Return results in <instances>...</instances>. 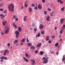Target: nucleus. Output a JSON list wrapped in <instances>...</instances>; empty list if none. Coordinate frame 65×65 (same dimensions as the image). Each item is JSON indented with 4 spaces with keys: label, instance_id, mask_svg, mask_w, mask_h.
I'll return each instance as SVG.
<instances>
[{
    "label": "nucleus",
    "instance_id": "33",
    "mask_svg": "<svg viewBox=\"0 0 65 65\" xmlns=\"http://www.w3.org/2000/svg\"><path fill=\"white\" fill-rule=\"evenodd\" d=\"M26 16H25L24 18V21H26Z\"/></svg>",
    "mask_w": 65,
    "mask_h": 65
},
{
    "label": "nucleus",
    "instance_id": "61",
    "mask_svg": "<svg viewBox=\"0 0 65 65\" xmlns=\"http://www.w3.org/2000/svg\"><path fill=\"white\" fill-rule=\"evenodd\" d=\"M3 52H4L3 51H1V53H3Z\"/></svg>",
    "mask_w": 65,
    "mask_h": 65
},
{
    "label": "nucleus",
    "instance_id": "6",
    "mask_svg": "<svg viewBox=\"0 0 65 65\" xmlns=\"http://www.w3.org/2000/svg\"><path fill=\"white\" fill-rule=\"evenodd\" d=\"M2 24L4 26H5L7 24V21H4L2 22Z\"/></svg>",
    "mask_w": 65,
    "mask_h": 65
},
{
    "label": "nucleus",
    "instance_id": "50",
    "mask_svg": "<svg viewBox=\"0 0 65 65\" xmlns=\"http://www.w3.org/2000/svg\"><path fill=\"white\" fill-rule=\"evenodd\" d=\"M35 24H32V27H34L35 26Z\"/></svg>",
    "mask_w": 65,
    "mask_h": 65
},
{
    "label": "nucleus",
    "instance_id": "16",
    "mask_svg": "<svg viewBox=\"0 0 65 65\" xmlns=\"http://www.w3.org/2000/svg\"><path fill=\"white\" fill-rule=\"evenodd\" d=\"M46 20L47 21H50V17L49 16H48L47 18H46Z\"/></svg>",
    "mask_w": 65,
    "mask_h": 65
},
{
    "label": "nucleus",
    "instance_id": "41",
    "mask_svg": "<svg viewBox=\"0 0 65 65\" xmlns=\"http://www.w3.org/2000/svg\"><path fill=\"white\" fill-rule=\"evenodd\" d=\"M42 1L43 3H45V0H42Z\"/></svg>",
    "mask_w": 65,
    "mask_h": 65
},
{
    "label": "nucleus",
    "instance_id": "39",
    "mask_svg": "<svg viewBox=\"0 0 65 65\" xmlns=\"http://www.w3.org/2000/svg\"><path fill=\"white\" fill-rule=\"evenodd\" d=\"M37 35L38 37H39L40 36V34L38 33Z\"/></svg>",
    "mask_w": 65,
    "mask_h": 65
},
{
    "label": "nucleus",
    "instance_id": "47",
    "mask_svg": "<svg viewBox=\"0 0 65 65\" xmlns=\"http://www.w3.org/2000/svg\"><path fill=\"white\" fill-rule=\"evenodd\" d=\"M61 0H57V2H61Z\"/></svg>",
    "mask_w": 65,
    "mask_h": 65
},
{
    "label": "nucleus",
    "instance_id": "31",
    "mask_svg": "<svg viewBox=\"0 0 65 65\" xmlns=\"http://www.w3.org/2000/svg\"><path fill=\"white\" fill-rule=\"evenodd\" d=\"M34 8L36 10H37L38 9V8L37 7V6H36Z\"/></svg>",
    "mask_w": 65,
    "mask_h": 65
},
{
    "label": "nucleus",
    "instance_id": "64",
    "mask_svg": "<svg viewBox=\"0 0 65 65\" xmlns=\"http://www.w3.org/2000/svg\"><path fill=\"white\" fill-rule=\"evenodd\" d=\"M54 37H55V36H53L52 37V38H54Z\"/></svg>",
    "mask_w": 65,
    "mask_h": 65
},
{
    "label": "nucleus",
    "instance_id": "29",
    "mask_svg": "<svg viewBox=\"0 0 65 65\" xmlns=\"http://www.w3.org/2000/svg\"><path fill=\"white\" fill-rule=\"evenodd\" d=\"M4 53L6 54L7 53H8V51L6 50H5V52Z\"/></svg>",
    "mask_w": 65,
    "mask_h": 65
},
{
    "label": "nucleus",
    "instance_id": "44",
    "mask_svg": "<svg viewBox=\"0 0 65 65\" xmlns=\"http://www.w3.org/2000/svg\"><path fill=\"white\" fill-rule=\"evenodd\" d=\"M7 45H8V46H10V43H8L7 44Z\"/></svg>",
    "mask_w": 65,
    "mask_h": 65
},
{
    "label": "nucleus",
    "instance_id": "48",
    "mask_svg": "<svg viewBox=\"0 0 65 65\" xmlns=\"http://www.w3.org/2000/svg\"><path fill=\"white\" fill-rule=\"evenodd\" d=\"M51 42V41L50 40H49L48 41V43H50Z\"/></svg>",
    "mask_w": 65,
    "mask_h": 65
},
{
    "label": "nucleus",
    "instance_id": "56",
    "mask_svg": "<svg viewBox=\"0 0 65 65\" xmlns=\"http://www.w3.org/2000/svg\"><path fill=\"white\" fill-rule=\"evenodd\" d=\"M36 37H38V35H36V36H35Z\"/></svg>",
    "mask_w": 65,
    "mask_h": 65
},
{
    "label": "nucleus",
    "instance_id": "9",
    "mask_svg": "<svg viewBox=\"0 0 65 65\" xmlns=\"http://www.w3.org/2000/svg\"><path fill=\"white\" fill-rule=\"evenodd\" d=\"M40 25L39 26V28L40 29H42L43 28V26L41 24H40Z\"/></svg>",
    "mask_w": 65,
    "mask_h": 65
},
{
    "label": "nucleus",
    "instance_id": "8",
    "mask_svg": "<svg viewBox=\"0 0 65 65\" xmlns=\"http://www.w3.org/2000/svg\"><path fill=\"white\" fill-rule=\"evenodd\" d=\"M23 59L24 60V61L26 62H29V60H28V59H27L26 57H24L23 58Z\"/></svg>",
    "mask_w": 65,
    "mask_h": 65
},
{
    "label": "nucleus",
    "instance_id": "4",
    "mask_svg": "<svg viewBox=\"0 0 65 65\" xmlns=\"http://www.w3.org/2000/svg\"><path fill=\"white\" fill-rule=\"evenodd\" d=\"M15 33L16 34V38H18V35L20 34V32L18 30L17 31H15Z\"/></svg>",
    "mask_w": 65,
    "mask_h": 65
},
{
    "label": "nucleus",
    "instance_id": "7",
    "mask_svg": "<svg viewBox=\"0 0 65 65\" xmlns=\"http://www.w3.org/2000/svg\"><path fill=\"white\" fill-rule=\"evenodd\" d=\"M0 59L1 60H3V59H4L5 60H6L7 59V58L6 57L3 56L1 57Z\"/></svg>",
    "mask_w": 65,
    "mask_h": 65
},
{
    "label": "nucleus",
    "instance_id": "60",
    "mask_svg": "<svg viewBox=\"0 0 65 65\" xmlns=\"http://www.w3.org/2000/svg\"><path fill=\"white\" fill-rule=\"evenodd\" d=\"M54 51H52L51 52V54H54Z\"/></svg>",
    "mask_w": 65,
    "mask_h": 65
},
{
    "label": "nucleus",
    "instance_id": "28",
    "mask_svg": "<svg viewBox=\"0 0 65 65\" xmlns=\"http://www.w3.org/2000/svg\"><path fill=\"white\" fill-rule=\"evenodd\" d=\"M55 46H58L59 45V43H56L55 45Z\"/></svg>",
    "mask_w": 65,
    "mask_h": 65
},
{
    "label": "nucleus",
    "instance_id": "13",
    "mask_svg": "<svg viewBox=\"0 0 65 65\" xmlns=\"http://www.w3.org/2000/svg\"><path fill=\"white\" fill-rule=\"evenodd\" d=\"M41 43H38L37 45V47H40V46H41Z\"/></svg>",
    "mask_w": 65,
    "mask_h": 65
},
{
    "label": "nucleus",
    "instance_id": "45",
    "mask_svg": "<svg viewBox=\"0 0 65 65\" xmlns=\"http://www.w3.org/2000/svg\"><path fill=\"white\" fill-rule=\"evenodd\" d=\"M48 11H51V9H50V8H48Z\"/></svg>",
    "mask_w": 65,
    "mask_h": 65
},
{
    "label": "nucleus",
    "instance_id": "19",
    "mask_svg": "<svg viewBox=\"0 0 65 65\" xmlns=\"http://www.w3.org/2000/svg\"><path fill=\"white\" fill-rule=\"evenodd\" d=\"M40 55H43V54H44V52L42 51H40Z\"/></svg>",
    "mask_w": 65,
    "mask_h": 65
},
{
    "label": "nucleus",
    "instance_id": "43",
    "mask_svg": "<svg viewBox=\"0 0 65 65\" xmlns=\"http://www.w3.org/2000/svg\"><path fill=\"white\" fill-rule=\"evenodd\" d=\"M3 10H4L3 9H0V11H3Z\"/></svg>",
    "mask_w": 65,
    "mask_h": 65
},
{
    "label": "nucleus",
    "instance_id": "26",
    "mask_svg": "<svg viewBox=\"0 0 65 65\" xmlns=\"http://www.w3.org/2000/svg\"><path fill=\"white\" fill-rule=\"evenodd\" d=\"M17 18V16L16 15H14L13 16V19H16Z\"/></svg>",
    "mask_w": 65,
    "mask_h": 65
},
{
    "label": "nucleus",
    "instance_id": "5",
    "mask_svg": "<svg viewBox=\"0 0 65 65\" xmlns=\"http://www.w3.org/2000/svg\"><path fill=\"white\" fill-rule=\"evenodd\" d=\"M30 61L32 62V63H31V64L32 65H34L35 64V60L33 59H31L30 60Z\"/></svg>",
    "mask_w": 65,
    "mask_h": 65
},
{
    "label": "nucleus",
    "instance_id": "52",
    "mask_svg": "<svg viewBox=\"0 0 65 65\" xmlns=\"http://www.w3.org/2000/svg\"><path fill=\"white\" fill-rule=\"evenodd\" d=\"M56 55H59V53H58V52H57L56 53Z\"/></svg>",
    "mask_w": 65,
    "mask_h": 65
},
{
    "label": "nucleus",
    "instance_id": "38",
    "mask_svg": "<svg viewBox=\"0 0 65 65\" xmlns=\"http://www.w3.org/2000/svg\"><path fill=\"white\" fill-rule=\"evenodd\" d=\"M31 6L32 7H34V6H35V4H32L31 5Z\"/></svg>",
    "mask_w": 65,
    "mask_h": 65
},
{
    "label": "nucleus",
    "instance_id": "42",
    "mask_svg": "<svg viewBox=\"0 0 65 65\" xmlns=\"http://www.w3.org/2000/svg\"><path fill=\"white\" fill-rule=\"evenodd\" d=\"M4 15L3 14H0V17H3Z\"/></svg>",
    "mask_w": 65,
    "mask_h": 65
},
{
    "label": "nucleus",
    "instance_id": "57",
    "mask_svg": "<svg viewBox=\"0 0 65 65\" xmlns=\"http://www.w3.org/2000/svg\"><path fill=\"white\" fill-rule=\"evenodd\" d=\"M4 13H6V12H7L6 11H4Z\"/></svg>",
    "mask_w": 65,
    "mask_h": 65
},
{
    "label": "nucleus",
    "instance_id": "3",
    "mask_svg": "<svg viewBox=\"0 0 65 65\" xmlns=\"http://www.w3.org/2000/svg\"><path fill=\"white\" fill-rule=\"evenodd\" d=\"M5 29H7L5 31V34H8V32H9V28L6 26L5 27Z\"/></svg>",
    "mask_w": 65,
    "mask_h": 65
},
{
    "label": "nucleus",
    "instance_id": "51",
    "mask_svg": "<svg viewBox=\"0 0 65 65\" xmlns=\"http://www.w3.org/2000/svg\"><path fill=\"white\" fill-rule=\"evenodd\" d=\"M6 53L4 52V53L3 54L4 56H6Z\"/></svg>",
    "mask_w": 65,
    "mask_h": 65
},
{
    "label": "nucleus",
    "instance_id": "24",
    "mask_svg": "<svg viewBox=\"0 0 65 65\" xmlns=\"http://www.w3.org/2000/svg\"><path fill=\"white\" fill-rule=\"evenodd\" d=\"M4 5V4H3V3H1L0 4V7H2Z\"/></svg>",
    "mask_w": 65,
    "mask_h": 65
},
{
    "label": "nucleus",
    "instance_id": "14",
    "mask_svg": "<svg viewBox=\"0 0 65 65\" xmlns=\"http://www.w3.org/2000/svg\"><path fill=\"white\" fill-rule=\"evenodd\" d=\"M30 48H31V49H35V47L33 46H31L30 47Z\"/></svg>",
    "mask_w": 65,
    "mask_h": 65
},
{
    "label": "nucleus",
    "instance_id": "55",
    "mask_svg": "<svg viewBox=\"0 0 65 65\" xmlns=\"http://www.w3.org/2000/svg\"><path fill=\"white\" fill-rule=\"evenodd\" d=\"M1 62H3V60L2 59L0 60Z\"/></svg>",
    "mask_w": 65,
    "mask_h": 65
},
{
    "label": "nucleus",
    "instance_id": "1",
    "mask_svg": "<svg viewBox=\"0 0 65 65\" xmlns=\"http://www.w3.org/2000/svg\"><path fill=\"white\" fill-rule=\"evenodd\" d=\"M14 6L13 4H10L8 6V8L10 11H12L13 12H14Z\"/></svg>",
    "mask_w": 65,
    "mask_h": 65
},
{
    "label": "nucleus",
    "instance_id": "18",
    "mask_svg": "<svg viewBox=\"0 0 65 65\" xmlns=\"http://www.w3.org/2000/svg\"><path fill=\"white\" fill-rule=\"evenodd\" d=\"M18 29V31L19 32H21V27H19Z\"/></svg>",
    "mask_w": 65,
    "mask_h": 65
},
{
    "label": "nucleus",
    "instance_id": "63",
    "mask_svg": "<svg viewBox=\"0 0 65 65\" xmlns=\"http://www.w3.org/2000/svg\"><path fill=\"white\" fill-rule=\"evenodd\" d=\"M45 57H47V55H46V54H45Z\"/></svg>",
    "mask_w": 65,
    "mask_h": 65
},
{
    "label": "nucleus",
    "instance_id": "35",
    "mask_svg": "<svg viewBox=\"0 0 65 65\" xmlns=\"http://www.w3.org/2000/svg\"><path fill=\"white\" fill-rule=\"evenodd\" d=\"M64 8H65L64 7H63L61 9V11H63V10H64Z\"/></svg>",
    "mask_w": 65,
    "mask_h": 65
},
{
    "label": "nucleus",
    "instance_id": "34",
    "mask_svg": "<svg viewBox=\"0 0 65 65\" xmlns=\"http://www.w3.org/2000/svg\"><path fill=\"white\" fill-rule=\"evenodd\" d=\"M41 34H42V35L44 34V31H41Z\"/></svg>",
    "mask_w": 65,
    "mask_h": 65
},
{
    "label": "nucleus",
    "instance_id": "40",
    "mask_svg": "<svg viewBox=\"0 0 65 65\" xmlns=\"http://www.w3.org/2000/svg\"><path fill=\"white\" fill-rule=\"evenodd\" d=\"M26 40H27V42H29V40H28V38H27Z\"/></svg>",
    "mask_w": 65,
    "mask_h": 65
},
{
    "label": "nucleus",
    "instance_id": "22",
    "mask_svg": "<svg viewBox=\"0 0 65 65\" xmlns=\"http://www.w3.org/2000/svg\"><path fill=\"white\" fill-rule=\"evenodd\" d=\"M29 11L30 12H31L32 11V10L31 8H30L29 9Z\"/></svg>",
    "mask_w": 65,
    "mask_h": 65
},
{
    "label": "nucleus",
    "instance_id": "30",
    "mask_svg": "<svg viewBox=\"0 0 65 65\" xmlns=\"http://www.w3.org/2000/svg\"><path fill=\"white\" fill-rule=\"evenodd\" d=\"M34 30L35 32H36L37 30V28H34Z\"/></svg>",
    "mask_w": 65,
    "mask_h": 65
},
{
    "label": "nucleus",
    "instance_id": "49",
    "mask_svg": "<svg viewBox=\"0 0 65 65\" xmlns=\"http://www.w3.org/2000/svg\"><path fill=\"white\" fill-rule=\"evenodd\" d=\"M18 18H16L15 19V21H18Z\"/></svg>",
    "mask_w": 65,
    "mask_h": 65
},
{
    "label": "nucleus",
    "instance_id": "62",
    "mask_svg": "<svg viewBox=\"0 0 65 65\" xmlns=\"http://www.w3.org/2000/svg\"><path fill=\"white\" fill-rule=\"evenodd\" d=\"M23 8H24V7L23 6H22L21 8V9H23Z\"/></svg>",
    "mask_w": 65,
    "mask_h": 65
},
{
    "label": "nucleus",
    "instance_id": "53",
    "mask_svg": "<svg viewBox=\"0 0 65 65\" xmlns=\"http://www.w3.org/2000/svg\"><path fill=\"white\" fill-rule=\"evenodd\" d=\"M60 4H63V2H62V1H60Z\"/></svg>",
    "mask_w": 65,
    "mask_h": 65
},
{
    "label": "nucleus",
    "instance_id": "2",
    "mask_svg": "<svg viewBox=\"0 0 65 65\" xmlns=\"http://www.w3.org/2000/svg\"><path fill=\"white\" fill-rule=\"evenodd\" d=\"M48 57H44L42 58V60H44L43 62V63L44 64H47L48 62V60L47 59H48Z\"/></svg>",
    "mask_w": 65,
    "mask_h": 65
},
{
    "label": "nucleus",
    "instance_id": "32",
    "mask_svg": "<svg viewBox=\"0 0 65 65\" xmlns=\"http://www.w3.org/2000/svg\"><path fill=\"white\" fill-rule=\"evenodd\" d=\"M44 14H47V12L46 11H44Z\"/></svg>",
    "mask_w": 65,
    "mask_h": 65
},
{
    "label": "nucleus",
    "instance_id": "58",
    "mask_svg": "<svg viewBox=\"0 0 65 65\" xmlns=\"http://www.w3.org/2000/svg\"><path fill=\"white\" fill-rule=\"evenodd\" d=\"M57 27H55V30H56L57 29Z\"/></svg>",
    "mask_w": 65,
    "mask_h": 65
},
{
    "label": "nucleus",
    "instance_id": "21",
    "mask_svg": "<svg viewBox=\"0 0 65 65\" xmlns=\"http://www.w3.org/2000/svg\"><path fill=\"white\" fill-rule=\"evenodd\" d=\"M25 39H26L25 38H23L21 40V42H25Z\"/></svg>",
    "mask_w": 65,
    "mask_h": 65
},
{
    "label": "nucleus",
    "instance_id": "46",
    "mask_svg": "<svg viewBox=\"0 0 65 65\" xmlns=\"http://www.w3.org/2000/svg\"><path fill=\"white\" fill-rule=\"evenodd\" d=\"M60 34H62V30H61L60 31Z\"/></svg>",
    "mask_w": 65,
    "mask_h": 65
},
{
    "label": "nucleus",
    "instance_id": "36",
    "mask_svg": "<svg viewBox=\"0 0 65 65\" xmlns=\"http://www.w3.org/2000/svg\"><path fill=\"white\" fill-rule=\"evenodd\" d=\"M24 6H25V7H28V6H27V4H26V3H25V4Z\"/></svg>",
    "mask_w": 65,
    "mask_h": 65
},
{
    "label": "nucleus",
    "instance_id": "11",
    "mask_svg": "<svg viewBox=\"0 0 65 65\" xmlns=\"http://www.w3.org/2000/svg\"><path fill=\"white\" fill-rule=\"evenodd\" d=\"M25 56L27 58H30V56L27 53H25Z\"/></svg>",
    "mask_w": 65,
    "mask_h": 65
},
{
    "label": "nucleus",
    "instance_id": "27",
    "mask_svg": "<svg viewBox=\"0 0 65 65\" xmlns=\"http://www.w3.org/2000/svg\"><path fill=\"white\" fill-rule=\"evenodd\" d=\"M50 39L48 38V36H47L46 38V41H48Z\"/></svg>",
    "mask_w": 65,
    "mask_h": 65
},
{
    "label": "nucleus",
    "instance_id": "12",
    "mask_svg": "<svg viewBox=\"0 0 65 65\" xmlns=\"http://www.w3.org/2000/svg\"><path fill=\"white\" fill-rule=\"evenodd\" d=\"M64 19H62L60 20V23L61 24H63L64 22Z\"/></svg>",
    "mask_w": 65,
    "mask_h": 65
},
{
    "label": "nucleus",
    "instance_id": "17",
    "mask_svg": "<svg viewBox=\"0 0 65 65\" xmlns=\"http://www.w3.org/2000/svg\"><path fill=\"white\" fill-rule=\"evenodd\" d=\"M16 43H18V40H15L14 42V44H15Z\"/></svg>",
    "mask_w": 65,
    "mask_h": 65
},
{
    "label": "nucleus",
    "instance_id": "37",
    "mask_svg": "<svg viewBox=\"0 0 65 65\" xmlns=\"http://www.w3.org/2000/svg\"><path fill=\"white\" fill-rule=\"evenodd\" d=\"M35 52L36 54H37V53H38V51H37V50H35Z\"/></svg>",
    "mask_w": 65,
    "mask_h": 65
},
{
    "label": "nucleus",
    "instance_id": "59",
    "mask_svg": "<svg viewBox=\"0 0 65 65\" xmlns=\"http://www.w3.org/2000/svg\"><path fill=\"white\" fill-rule=\"evenodd\" d=\"M63 28H65V25H63Z\"/></svg>",
    "mask_w": 65,
    "mask_h": 65
},
{
    "label": "nucleus",
    "instance_id": "23",
    "mask_svg": "<svg viewBox=\"0 0 65 65\" xmlns=\"http://www.w3.org/2000/svg\"><path fill=\"white\" fill-rule=\"evenodd\" d=\"M54 12H51L50 13L51 16H52V17H53V16L54 15V14L53 13H54Z\"/></svg>",
    "mask_w": 65,
    "mask_h": 65
},
{
    "label": "nucleus",
    "instance_id": "10",
    "mask_svg": "<svg viewBox=\"0 0 65 65\" xmlns=\"http://www.w3.org/2000/svg\"><path fill=\"white\" fill-rule=\"evenodd\" d=\"M38 7L39 9H42V7H41V6L40 4H39L38 6Z\"/></svg>",
    "mask_w": 65,
    "mask_h": 65
},
{
    "label": "nucleus",
    "instance_id": "20",
    "mask_svg": "<svg viewBox=\"0 0 65 65\" xmlns=\"http://www.w3.org/2000/svg\"><path fill=\"white\" fill-rule=\"evenodd\" d=\"M28 46H30L32 45V44L30 43H28L27 44Z\"/></svg>",
    "mask_w": 65,
    "mask_h": 65
},
{
    "label": "nucleus",
    "instance_id": "25",
    "mask_svg": "<svg viewBox=\"0 0 65 65\" xmlns=\"http://www.w3.org/2000/svg\"><path fill=\"white\" fill-rule=\"evenodd\" d=\"M65 55H63V58H62V61H65V57H65Z\"/></svg>",
    "mask_w": 65,
    "mask_h": 65
},
{
    "label": "nucleus",
    "instance_id": "54",
    "mask_svg": "<svg viewBox=\"0 0 65 65\" xmlns=\"http://www.w3.org/2000/svg\"><path fill=\"white\" fill-rule=\"evenodd\" d=\"M1 34L2 35H4V32H2L1 33Z\"/></svg>",
    "mask_w": 65,
    "mask_h": 65
},
{
    "label": "nucleus",
    "instance_id": "15",
    "mask_svg": "<svg viewBox=\"0 0 65 65\" xmlns=\"http://www.w3.org/2000/svg\"><path fill=\"white\" fill-rule=\"evenodd\" d=\"M13 25L14 26V27L15 28H17V26L15 25V24L14 23H13Z\"/></svg>",
    "mask_w": 65,
    "mask_h": 65
}]
</instances>
